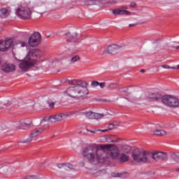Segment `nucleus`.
Returning <instances> with one entry per match:
<instances>
[{
	"label": "nucleus",
	"mask_w": 179,
	"mask_h": 179,
	"mask_svg": "<svg viewBox=\"0 0 179 179\" xmlns=\"http://www.w3.org/2000/svg\"><path fill=\"white\" fill-rule=\"evenodd\" d=\"M101 149H105L107 153L100 154L99 148L96 145H90L83 150V156L87 159L92 164L97 163H109L110 160H117L120 156L118 148L113 144L101 145ZM110 156L111 158H110Z\"/></svg>",
	"instance_id": "nucleus-1"
},
{
	"label": "nucleus",
	"mask_w": 179,
	"mask_h": 179,
	"mask_svg": "<svg viewBox=\"0 0 179 179\" xmlns=\"http://www.w3.org/2000/svg\"><path fill=\"white\" fill-rule=\"evenodd\" d=\"M67 82L72 87H68L64 92V96L71 97V99H82L89 94V83L80 80H68Z\"/></svg>",
	"instance_id": "nucleus-2"
},
{
	"label": "nucleus",
	"mask_w": 179,
	"mask_h": 179,
	"mask_svg": "<svg viewBox=\"0 0 179 179\" xmlns=\"http://www.w3.org/2000/svg\"><path fill=\"white\" fill-rule=\"evenodd\" d=\"M131 157L136 163H148L152 158L154 160H166L167 159V154L163 152H154L150 155L148 151L135 150Z\"/></svg>",
	"instance_id": "nucleus-3"
},
{
	"label": "nucleus",
	"mask_w": 179,
	"mask_h": 179,
	"mask_svg": "<svg viewBox=\"0 0 179 179\" xmlns=\"http://www.w3.org/2000/svg\"><path fill=\"white\" fill-rule=\"evenodd\" d=\"M43 52L40 49H34L29 51L27 56L22 60L15 59L18 62V66L22 72H27L30 68H33L37 64V61L33 58H41ZM33 57V58H32Z\"/></svg>",
	"instance_id": "nucleus-4"
},
{
	"label": "nucleus",
	"mask_w": 179,
	"mask_h": 179,
	"mask_svg": "<svg viewBox=\"0 0 179 179\" xmlns=\"http://www.w3.org/2000/svg\"><path fill=\"white\" fill-rule=\"evenodd\" d=\"M71 115H73V112H69L66 113H62L51 116H46L42 120H41V124L42 125H46L45 122H51L52 124H54L55 122H59L61 121H64V120H66V118L68 117H71Z\"/></svg>",
	"instance_id": "nucleus-5"
},
{
	"label": "nucleus",
	"mask_w": 179,
	"mask_h": 179,
	"mask_svg": "<svg viewBox=\"0 0 179 179\" xmlns=\"http://www.w3.org/2000/svg\"><path fill=\"white\" fill-rule=\"evenodd\" d=\"M162 101L165 106L172 108H178L179 99L171 95H164L162 97Z\"/></svg>",
	"instance_id": "nucleus-6"
},
{
	"label": "nucleus",
	"mask_w": 179,
	"mask_h": 179,
	"mask_svg": "<svg viewBox=\"0 0 179 179\" xmlns=\"http://www.w3.org/2000/svg\"><path fill=\"white\" fill-rule=\"evenodd\" d=\"M15 15L20 17V19H22L23 20L30 19V17H31V9L28 7H18L15 10Z\"/></svg>",
	"instance_id": "nucleus-7"
},
{
	"label": "nucleus",
	"mask_w": 179,
	"mask_h": 179,
	"mask_svg": "<svg viewBox=\"0 0 179 179\" xmlns=\"http://www.w3.org/2000/svg\"><path fill=\"white\" fill-rule=\"evenodd\" d=\"M41 41V34L34 32L28 39V44L30 47H37Z\"/></svg>",
	"instance_id": "nucleus-8"
},
{
	"label": "nucleus",
	"mask_w": 179,
	"mask_h": 179,
	"mask_svg": "<svg viewBox=\"0 0 179 179\" xmlns=\"http://www.w3.org/2000/svg\"><path fill=\"white\" fill-rule=\"evenodd\" d=\"M44 131H45V127H41V128H38V129H35L32 131L31 135L29 136V138L27 139H26L24 141H22V143H30V142H31V141H33V139H34V138L38 136V135H41V134H43V132H44Z\"/></svg>",
	"instance_id": "nucleus-9"
},
{
	"label": "nucleus",
	"mask_w": 179,
	"mask_h": 179,
	"mask_svg": "<svg viewBox=\"0 0 179 179\" xmlns=\"http://www.w3.org/2000/svg\"><path fill=\"white\" fill-rule=\"evenodd\" d=\"M13 45V39L11 38H6L4 41L0 40V51H8L9 48Z\"/></svg>",
	"instance_id": "nucleus-10"
},
{
	"label": "nucleus",
	"mask_w": 179,
	"mask_h": 179,
	"mask_svg": "<svg viewBox=\"0 0 179 179\" xmlns=\"http://www.w3.org/2000/svg\"><path fill=\"white\" fill-rule=\"evenodd\" d=\"M121 50H122V46L113 44L103 50V54H118Z\"/></svg>",
	"instance_id": "nucleus-11"
},
{
	"label": "nucleus",
	"mask_w": 179,
	"mask_h": 179,
	"mask_svg": "<svg viewBox=\"0 0 179 179\" xmlns=\"http://www.w3.org/2000/svg\"><path fill=\"white\" fill-rule=\"evenodd\" d=\"M0 69L4 73H11V72H15L16 70V66L11 63H3L1 64Z\"/></svg>",
	"instance_id": "nucleus-12"
},
{
	"label": "nucleus",
	"mask_w": 179,
	"mask_h": 179,
	"mask_svg": "<svg viewBox=\"0 0 179 179\" xmlns=\"http://www.w3.org/2000/svg\"><path fill=\"white\" fill-rule=\"evenodd\" d=\"M141 99L147 100L148 101H157L162 99V94L159 92H152L145 97L142 96Z\"/></svg>",
	"instance_id": "nucleus-13"
},
{
	"label": "nucleus",
	"mask_w": 179,
	"mask_h": 179,
	"mask_svg": "<svg viewBox=\"0 0 179 179\" xmlns=\"http://www.w3.org/2000/svg\"><path fill=\"white\" fill-rule=\"evenodd\" d=\"M31 125L29 120H20L14 123V127L17 129H27Z\"/></svg>",
	"instance_id": "nucleus-14"
},
{
	"label": "nucleus",
	"mask_w": 179,
	"mask_h": 179,
	"mask_svg": "<svg viewBox=\"0 0 179 179\" xmlns=\"http://www.w3.org/2000/svg\"><path fill=\"white\" fill-rule=\"evenodd\" d=\"M83 114L89 120H100L104 117V114L96 113L92 111L84 112Z\"/></svg>",
	"instance_id": "nucleus-15"
},
{
	"label": "nucleus",
	"mask_w": 179,
	"mask_h": 179,
	"mask_svg": "<svg viewBox=\"0 0 179 179\" xmlns=\"http://www.w3.org/2000/svg\"><path fill=\"white\" fill-rule=\"evenodd\" d=\"M10 15V12L8 11L6 8H1L0 9V17L2 19H6V17H8Z\"/></svg>",
	"instance_id": "nucleus-16"
},
{
	"label": "nucleus",
	"mask_w": 179,
	"mask_h": 179,
	"mask_svg": "<svg viewBox=\"0 0 179 179\" xmlns=\"http://www.w3.org/2000/svg\"><path fill=\"white\" fill-rule=\"evenodd\" d=\"M115 128H118V124L111 123L108 125V129H101V130H98V131H101V132H108V131H111L112 129H115Z\"/></svg>",
	"instance_id": "nucleus-17"
},
{
	"label": "nucleus",
	"mask_w": 179,
	"mask_h": 179,
	"mask_svg": "<svg viewBox=\"0 0 179 179\" xmlns=\"http://www.w3.org/2000/svg\"><path fill=\"white\" fill-rule=\"evenodd\" d=\"M152 134L157 136H163L164 135H166L167 132L162 129H155L152 131Z\"/></svg>",
	"instance_id": "nucleus-18"
},
{
	"label": "nucleus",
	"mask_w": 179,
	"mask_h": 179,
	"mask_svg": "<svg viewBox=\"0 0 179 179\" xmlns=\"http://www.w3.org/2000/svg\"><path fill=\"white\" fill-rule=\"evenodd\" d=\"M120 163H127L128 160H129V157L125 155L124 153H122L118 159Z\"/></svg>",
	"instance_id": "nucleus-19"
},
{
	"label": "nucleus",
	"mask_w": 179,
	"mask_h": 179,
	"mask_svg": "<svg viewBox=\"0 0 179 179\" xmlns=\"http://www.w3.org/2000/svg\"><path fill=\"white\" fill-rule=\"evenodd\" d=\"M66 36H67L69 38V41H75L78 37V34L74 33L73 34H71V33L68 32L66 34Z\"/></svg>",
	"instance_id": "nucleus-20"
},
{
	"label": "nucleus",
	"mask_w": 179,
	"mask_h": 179,
	"mask_svg": "<svg viewBox=\"0 0 179 179\" xmlns=\"http://www.w3.org/2000/svg\"><path fill=\"white\" fill-rule=\"evenodd\" d=\"M127 9H128V8H127V7H122V9L120 10V15H127V16H130L131 12L127 10Z\"/></svg>",
	"instance_id": "nucleus-21"
},
{
	"label": "nucleus",
	"mask_w": 179,
	"mask_h": 179,
	"mask_svg": "<svg viewBox=\"0 0 179 179\" xmlns=\"http://www.w3.org/2000/svg\"><path fill=\"white\" fill-rule=\"evenodd\" d=\"M64 170H66V171L73 170V165H72L69 163H64Z\"/></svg>",
	"instance_id": "nucleus-22"
},
{
	"label": "nucleus",
	"mask_w": 179,
	"mask_h": 179,
	"mask_svg": "<svg viewBox=\"0 0 179 179\" xmlns=\"http://www.w3.org/2000/svg\"><path fill=\"white\" fill-rule=\"evenodd\" d=\"M78 61H80V57H79V55H76L70 59L71 64H75V62H78Z\"/></svg>",
	"instance_id": "nucleus-23"
},
{
	"label": "nucleus",
	"mask_w": 179,
	"mask_h": 179,
	"mask_svg": "<svg viewBox=\"0 0 179 179\" xmlns=\"http://www.w3.org/2000/svg\"><path fill=\"white\" fill-rule=\"evenodd\" d=\"M96 1L94 0H85V5L87 6H90L92 5H96Z\"/></svg>",
	"instance_id": "nucleus-24"
},
{
	"label": "nucleus",
	"mask_w": 179,
	"mask_h": 179,
	"mask_svg": "<svg viewBox=\"0 0 179 179\" xmlns=\"http://www.w3.org/2000/svg\"><path fill=\"white\" fill-rule=\"evenodd\" d=\"M112 13L113 15H121V9L117 8V9L113 10Z\"/></svg>",
	"instance_id": "nucleus-25"
},
{
	"label": "nucleus",
	"mask_w": 179,
	"mask_h": 179,
	"mask_svg": "<svg viewBox=\"0 0 179 179\" xmlns=\"http://www.w3.org/2000/svg\"><path fill=\"white\" fill-rule=\"evenodd\" d=\"M123 152L124 153H129L131 152V147L128 145L123 147Z\"/></svg>",
	"instance_id": "nucleus-26"
},
{
	"label": "nucleus",
	"mask_w": 179,
	"mask_h": 179,
	"mask_svg": "<svg viewBox=\"0 0 179 179\" xmlns=\"http://www.w3.org/2000/svg\"><path fill=\"white\" fill-rule=\"evenodd\" d=\"M161 66L162 68H164V69H176V66H170L167 65H162Z\"/></svg>",
	"instance_id": "nucleus-27"
},
{
	"label": "nucleus",
	"mask_w": 179,
	"mask_h": 179,
	"mask_svg": "<svg viewBox=\"0 0 179 179\" xmlns=\"http://www.w3.org/2000/svg\"><path fill=\"white\" fill-rule=\"evenodd\" d=\"M91 86H92V87H97V86H99V82L92 81L91 83Z\"/></svg>",
	"instance_id": "nucleus-28"
},
{
	"label": "nucleus",
	"mask_w": 179,
	"mask_h": 179,
	"mask_svg": "<svg viewBox=\"0 0 179 179\" xmlns=\"http://www.w3.org/2000/svg\"><path fill=\"white\" fill-rule=\"evenodd\" d=\"M113 177H122V173H113L112 174Z\"/></svg>",
	"instance_id": "nucleus-29"
},
{
	"label": "nucleus",
	"mask_w": 179,
	"mask_h": 179,
	"mask_svg": "<svg viewBox=\"0 0 179 179\" xmlns=\"http://www.w3.org/2000/svg\"><path fill=\"white\" fill-rule=\"evenodd\" d=\"M63 58H59V56L54 59L53 63L55 62H59L60 61H62Z\"/></svg>",
	"instance_id": "nucleus-30"
},
{
	"label": "nucleus",
	"mask_w": 179,
	"mask_h": 179,
	"mask_svg": "<svg viewBox=\"0 0 179 179\" xmlns=\"http://www.w3.org/2000/svg\"><path fill=\"white\" fill-rule=\"evenodd\" d=\"M130 101H131V103H138V101H139V99H138V98H131Z\"/></svg>",
	"instance_id": "nucleus-31"
},
{
	"label": "nucleus",
	"mask_w": 179,
	"mask_h": 179,
	"mask_svg": "<svg viewBox=\"0 0 179 179\" xmlns=\"http://www.w3.org/2000/svg\"><path fill=\"white\" fill-rule=\"evenodd\" d=\"M64 166H65V163H61V164H57V167H58V169H64Z\"/></svg>",
	"instance_id": "nucleus-32"
},
{
	"label": "nucleus",
	"mask_w": 179,
	"mask_h": 179,
	"mask_svg": "<svg viewBox=\"0 0 179 179\" xmlns=\"http://www.w3.org/2000/svg\"><path fill=\"white\" fill-rule=\"evenodd\" d=\"M101 89H104V87L106 86V83H99V85Z\"/></svg>",
	"instance_id": "nucleus-33"
},
{
	"label": "nucleus",
	"mask_w": 179,
	"mask_h": 179,
	"mask_svg": "<svg viewBox=\"0 0 179 179\" xmlns=\"http://www.w3.org/2000/svg\"><path fill=\"white\" fill-rule=\"evenodd\" d=\"M48 106H49L50 108H54V106H55V103H54V102H49L48 103Z\"/></svg>",
	"instance_id": "nucleus-34"
},
{
	"label": "nucleus",
	"mask_w": 179,
	"mask_h": 179,
	"mask_svg": "<svg viewBox=\"0 0 179 179\" xmlns=\"http://www.w3.org/2000/svg\"><path fill=\"white\" fill-rule=\"evenodd\" d=\"M19 44L20 47H26V45H27V43L26 42H20Z\"/></svg>",
	"instance_id": "nucleus-35"
},
{
	"label": "nucleus",
	"mask_w": 179,
	"mask_h": 179,
	"mask_svg": "<svg viewBox=\"0 0 179 179\" xmlns=\"http://www.w3.org/2000/svg\"><path fill=\"white\" fill-rule=\"evenodd\" d=\"M136 6V3L135 2H131L130 3V8H135Z\"/></svg>",
	"instance_id": "nucleus-36"
},
{
	"label": "nucleus",
	"mask_w": 179,
	"mask_h": 179,
	"mask_svg": "<svg viewBox=\"0 0 179 179\" xmlns=\"http://www.w3.org/2000/svg\"><path fill=\"white\" fill-rule=\"evenodd\" d=\"M36 176H28L25 178V179H34Z\"/></svg>",
	"instance_id": "nucleus-37"
},
{
	"label": "nucleus",
	"mask_w": 179,
	"mask_h": 179,
	"mask_svg": "<svg viewBox=\"0 0 179 179\" xmlns=\"http://www.w3.org/2000/svg\"><path fill=\"white\" fill-rule=\"evenodd\" d=\"M106 139V136H103V137H102L101 138V142H107V141L106 140H105Z\"/></svg>",
	"instance_id": "nucleus-38"
},
{
	"label": "nucleus",
	"mask_w": 179,
	"mask_h": 179,
	"mask_svg": "<svg viewBox=\"0 0 179 179\" xmlns=\"http://www.w3.org/2000/svg\"><path fill=\"white\" fill-rule=\"evenodd\" d=\"M6 129V127L5 125L1 126V131H5Z\"/></svg>",
	"instance_id": "nucleus-39"
},
{
	"label": "nucleus",
	"mask_w": 179,
	"mask_h": 179,
	"mask_svg": "<svg viewBox=\"0 0 179 179\" xmlns=\"http://www.w3.org/2000/svg\"><path fill=\"white\" fill-rule=\"evenodd\" d=\"M87 132H91L92 134H96V131H92V130H89V129H87Z\"/></svg>",
	"instance_id": "nucleus-40"
},
{
	"label": "nucleus",
	"mask_w": 179,
	"mask_h": 179,
	"mask_svg": "<svg viewBox=\"0 0 179 179\" xmlns=\"http://www.w3.org/2000/svg\"><path fill=\"white\" fill-rule=\"evenodd\" d=\"M172 48H176V50H179V45H176V46H171Z\"/></svg>",
	"instance_id": "nucleus-41"
},
{
	"label": "nucleus",
	"mask_w": 179,
	"mask_h": 179,
	"mask_svg": "<svg viewBox=\"0 0 179 179\" xmlns=\"http://www.w3.org/2000/svg\"><path fill=\"white\" fill-rule=\"evenodd\" d=\"M176 162H178V163H179V157H177L176 158Z\"/></svg>",
	"instance_id": "nucleus-42"
},
{
	"label": "nucleus",
	"mask_w": 179,
	"mask_h": 179,
	"mask_svg": "<svg viewBox=\"0 0 179 179\" xmlns=\"http://www.w3.org/2000/svg\"><path fill=\"white\" fill-rule=\"evenodd\" d=\"M176 69H179V64L176 67Z\"/></svg>",
	"instance_id": "nucleus-43"
},
{
	"label": "nucleus",
	"mask_w": 179,
	"mask_h": 179,
	"mask_svg": "<svg viewBox=\"0 0 179 179\" xmlns=\"http://www.w3.org/2000/svg\"><path fill=\"white\" fill-rule=\"evenodd\" d=\"M141 72H145V70L142 69L141 70Z\"/></svg>",
	"instance_id": "nucleus-44"
},
{
	"label": "nucleus",
	"mask_w": 179,
	"mask_h": 179,
	"mask_svg": "<svg viewBox=\"0 0 179 179\" xmlns=\"http://www.w3.org/2000/svg\"><path fill=\"white\" fill-rule=\"evenodd\" d=\"M176 171L179 173V168L176 169Z\"/></svg>",
	"instance_id": "nucleus-45"
},
{
	"label": "nucleus",
	"mask_w": 179,
	"mask_h": 179,
	"mask_svg": "<svg viewBox=\"0 0 179 179\" xmlns=\"http://www.w3.org/2000/svg\"><path fill=\"white\" fill-rule=\"evenodd\" d=\"M129 26L131 27V26H134V24H129Z\"/></svg>",
	"instance_id": "nucleus-46"
},
{
	"label": "nucleus",
	"mask_w": 179,
	"mask_h": 179,
	"mask_svg": "<svg viewBox=\"0 0 179 179\" xmlns=\"http://www.w3.org/2000/svg\"><path fill=\"white\" fill-rule=\"evenodd\" d=\"M0 108H3V106H1Z\"/></svg>",
	"instance_id": "nucleus-47"
},
{
	"label": "nucleus",
	"mask_w": 179,
	"mask_h": 179,
	"mask_svg": "<svg viewBox=\"0 0 179 179\" xmlns=\"http://www.w3.org/2000/svg\"><path fill=\"white\" fill-rule=\"evenodd\" d=\"M0 64H1V59H0Z\"/></svg>",
	"instance_id": "nucleus-48"
},
{
	"label": "nucleus",
	"mask_w": 179,
	"mask_h": 179,
	"mask_svg": "<svg viewBox=\"0 0 179 179\" xmlns=\"http://www.w3.org/2000/svg\"><path fill=\"white\" fill-rule=\"evenodd\" d=\"M112 1H115V0H112Z\"/></svg>",
	"instance_id": "nucleus-49"
}]
</instances>
